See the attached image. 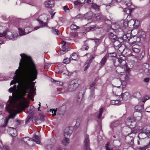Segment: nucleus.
Returning a JSON list of instances; mask_svg holds the SVG:
<instances>
[{
  "mask_svg": "<svg viewBox=\"0 0 150 150\" xmlns=\"http://www.w3.org/2000/svg\"><path fill=\"white\" fill-rule=\"evenodd\" d=\"M20 55L21 58L18 68L16 70L13 80L10 83L11 85L16 83L18 85L17 86L14 85L11 87L8 91L12 93V96L18 103V105L15 104L14 106L18 108L25 109L29 106L27 99L24 97L26 93H28V97L32 101L34 100L33 98L35 95V88L34 83L29 89L30 83L37 79L38 72L30 56L25 53L21 54Z\"/></svg>",
  "mask_w": 150,
  "mask_h": 150,
  "instance_id": "obj_1",
  "label": "nucleus"
},
{
  "mask_svg": "<svg viewBox=\"0 0 150 150\" xmlns=\"http://www.w3.org/2000/svg\"><path fill=\"white\" fill-rule=\"evenodd\" d=\"M56 150H68L66 148H62V147L60 146L58 147Z\"/></svg>",
  "mask_w": 150,
  "mask_h": 150,
  "instance_id": "obj_64",
  "label": "nucleus"
},
{
  "mask_svg": "<svg viewBox=\"0 0 150 150\" xmlns=\"http://www.w3.org/2000/svg\"><path fill=\"white\" fill-rule=\"evenodd\" d=\"M145 55V52L144 51H142V52L137 56L138 58L139 59H142Z\"/></svg>",
  "mask_w": 150,
  "mask_h": 150,
  "instance_id": "obj_45",
  "label": "nucleus"
},
{
  "mask_svg": "<svg viewBox=\"0 0 150 150\" xmlns=\"http://www.w3.org/2000/svg\"><path fill=\"white\" fill-rule=\"evenodd\" d=\"M70 60H71L70 59V58H67L65 59H64V60L63 61V63L65 64H68L69 63Z\"/></svg>",
  "mask_w": 150,
  "mask_h": 150,
  "instance_id": "obj_55",
  "label": "nucleus"
},
{
  "mask_svg": "<svg viewBox=\"0 0 150 150\" xmlns=\"http://www.w3.org/2000/svg\"><path fill=\"white\" fill-rule=\"evenodd\" d=\"M32 117V115H28L26 118L25 121V124H28L31 120Z\"/></svg>",
  "mask_w": 150,
  "mask_h": 150,
  "instance_id": "obj_50",
  "label": "nucleus"
},
{
  "mask_svg": "<svg viewBox=\"0 0 150 150\" xmlns=\"http://www.w3.org/2000/svg\"><path fill=\"white\" fill-rule=\"evenodd\" d=\"M90 65L87 63H86L84 65V71H86L89 67Z\"/></svg>",
  "mask_w": 150,
  "mask_h": 150,
  "instance_id": "obj_60",
  "label": "nucleus"
},
{
  "mask_svg": "<svg viewBox=\"0 0 150 150\" xmlns=\"http://www.w3.org/2000/svg\"><path fill=\"white\" fill-rule=\"evenodd\" d=\"M72 132V130L68 128L66 130V131L64 132V136L67 137H69Z\"/></svg>",
  "mask_w": 150,
  "mask_h": 150,
  "instance_id": "obj_27",
  "label": "nucleus"
},
{
  "mask_svg": "<svg viewBox=\"0 0 150 150\" xmlns=\"http://www.w3.org/2000/svg\"><path fill=\"white\" fill-rule=\"evenodd\" d=\"M141 48V47L137 45H135L132 47V52L134 53H137L140 51Z\"/></svg>",
  "mask_w": 150,
  "mask_h": 150,
  "instance_id": "obj_19",
  "label": "nucleus"
},
{
  "mask_svg": "<svg viewBox=\"0 0 150 150\" xmlns=\"http://www.w3.org/2000/svg\"><path fill=\"white\" fill-rule=\"evenodd\" d=\"M56 111H59L61 112L62 113L64 111V108H63V107H61L60 108H56Z\"/></svg>",
  "mask_w": 150,
  "mask_h": 150,
  "instance_id": "obj_53",
  "label": "nucleus"
},
{
  "mask_svg": "<svg viewBox=\"0 0 150 150\" xmlns=\"http://www.w3.org/2000/svg\"><path fill=\"white\" fill-rule=\"evenodd\" d=\"M103 108L101 107L99 109L97 115V117L99 119H102L103 118V117H102V114L103 112Z\"/></svg>",
  "mask_w": 150,
  "mask_h": 150,
  "instance_id": "obj_30",
  "label": "nucleus"
},
{
  "mask_svg": "<svg viewBox=\"0 0 150 150\" xmlns=\"http://www.w3.org/2000/svg\"><path fill=\"white\" fill-rule=\"evenodd\" d=\"M136 131L132 130L130 133H129L128 135L125 137V140L126 142L130 146H133L134 144V138L135 137Z\"/></svg>",
  "mask_w": 150,
  "mask_h": 150,
  "instance_id": "obj_8",
  "label": "nucleus"
},
{
  "mask_svg": "<svg viewBox=\"0 0 150 150\" xmlns=\"http://www.w3.org/2000/svg\"><path fill=\"white\" fill-rule=\"evenodd\" d=\"M93 13L91 11H90L83 15V17L86 20H90L92 18H93Z\"/></svg>",
  "mask_w": 150,
  "mask_h": 150,
  "instance_id": "obj_21",
  "label": "nucleus"
},
{
  "mask_svg": "<svg viewBox=\"0 0 150 150\" xmlns=\"http://www.w3.org/2000/svg\"><path fill=\"white\" fill-rule=\"evenodd\" d=\"M81 83L80 80L76 79L71 81L68 87V89L69 91L71 92L75 90L79 86Z\"/></svg>",
  "mask_w": 150,
  "mask_h": 150,
  "instance_id": "obj_6",
  "label": "nucleus"
},
{
  "mask_svg": "<svg viewBox=\"0 0 150 150\" xmlns=\"http://www.w3.org/2000/svg\"><path fill=\"white\" fill-rule=\"evenodd\" d=\"M84 144L83 149L84 150H91L90 148L89 137L87 135H86L85 136Z\"/></svg>",
  "mask_w": 150,
  "mask_h": 150,
  "instance_id": "obj_11",
  "label": "nucleus"
},
{
  "mask_svg": "<svg viewBox=\"0 0 150 150\" xmlns=\"http://www.w3.org/2000/svg\"><path fill=\"white\" fill-rule=\"evenodd\" d=\"M22 141H23L26 144L28 145H30L29 144V143L27 142H30L32 141V139L28 137H25L21 139Z\"/></svg>",
  "mask_w": 150,
  "mask_h": 150,
  "instance_id": "obj_32",
  "label": "nucleus"
},
{
  "mask_svg": "<svg viewBox=\"0 0 150 150\" xmlns=\"http://www.w3.org/2000/svg\"><path fill=\"white\" fill-rule=\"evenodd\" d=\"M96 85V83L94 82H92L90 83L89 84V86L91 87L90 88V89L91 88H94L93 87Z\"/></svg>",
  "mask_w": 150,
  "mask_h": 150,
  "instance_id": "obj_59",
  "label": "nucleus"
},
{
  "mask_svg": "<svg viewBox=\"0 0 150 150\" xmlns=\"http://www.w3.org/2000/svg\"><path fill=\"white\" fill-rule=\"evenodd\" d=\"M35 110V108L33 106L31 105L30 106V108L28 109V112L30 114H33L34 113Z\"/></svg>",
  "mask_w": 150,
  "mask_h": 150,
  "instance_id": "obj_33",
  "label": "nucleus"
},
{
  "mask_svg": "<svg viewBox=\"0 0 150 150\" xmlns=\"http://www.w3.org/2000/svg\"><path fill=\"white\" fill-rule=\"evenodd\" d=\"M129 68H128L126 72V74H122L119 77L121 81H128L129 79Z\"/></svg>",
  "mask_w": 150,
  "mask_h": 150,
  "instance_id": "obj_10",
  "label": "nucleus"
},
{
  "mask_svg": "<svg viewBox=\"0 0 150 150\" xmlns=\"http://www.w3.org/2000/svg\"><path fill=\"white\" fill-rule=\"evenodd\" d=\"M52 33L54 34L58 35L60 34L59 32L57 29H52Z\"/></svg>",
  "mask_w": 150,
  "mask_h": 150,
  "instance_id": "obj_49",
  "label": "nucleus"
},
{
  "mask_svg": "<svg viewBox=\"0 0 150 150\" xmlns=\"http://www.w3.org/2000/svg\"><path fill=\"white\" fill-rule=\"evenodd\" d=\"M139 116L135 117H129L126 122V125L131 128L134 127L136 124V121H139L141 119V114L140 113Z\"/></svg>",
  "mask_w": 150,
  "mask_h": 150,
  "instance_id": "obj_5",
  "label": "nucleus"
},
{
  "mask_svg": "<svg viewBox=\"0 0 150 150\" xmlns=\"http://www.w3.org/2000/svg\"><path fill=\"white\" fill-rule=\"evenodd\" d=\"M130 39V38L128 37L126 35H124L122 37L119 38L118 39L122 41H121V42H123V41H128L129 42H131V41H129ZM132 39V38H130L131 40Z\"/></svg>",
  "mask_w": 150,
  "mask_h": 150,
  "instance_id": "obj_26",
  "label": "nucleus"
},
{
  "mask_svg": "<svg viewBox=\"0 0 150 150\" xmlns=\"http://www.w3.org/2000/svg\"><path fill=\"white\" fill-rule=\"evenodd\" d=\"M124 11L125 13L127 14H129L130 12V10L128 8H125L124 9Z\"/></svg>",
  "mask_w": 150,
  "mask_h": 150,
  "instance_id": "obj_57",
  "label": "nucleus"
},
{
  "mask_svg": "<svg viewBox=\"0 0 150 150\" xmlns=\"http://www.w3.org/2000/svg\"><path fill=\"white\" fill-rule=\"evenodd\" d=\"M9 133L10 134L12 137H15L17 135V132L15 128L9 127L7 129Z\"/></svg>",
  "mask_w": 150,
  "mask_h": 150,
  "instance_id": "obj_15",
  "label": "nucleus"
},
{
  "mask_svg": "<svg viewBox=\"0 0 150 150\" xmlns=\"http://www.w3.org/2000/svg\"><path fill=\"white\" fill-rule=\"evenodd\" d=\"M119 125L118 121H115L112 122L110 125V127L111 128H114L117 126Z\"/></svg>",
  "mask_w": 150,
  "mask_h": 150,
  "instance_id": "obj_35",
  "label": "nucleus"
},
{
  "mask_svg": "<svg viewBox=\"0 0 150 150\" xmlns=\"http://www.w3.org/2000/svg\"><path fill=\"white\" fill-rule=\"evenodd\" d=\"M2 150H10L8 146H3Z\"/></svg>",
  "mask_w": 150,
  "mask_h": 150,
  "instance_id": "obj_62",
  "label": "nucleus"
},
{
  "mask_svg": "<svg viewBox=\"0 0 150 150\" xmlns=\"http://www.w3.org/2000/svg\"><path fill=\"white\" fill-rule=\"evenodd\" d=\"M77 58V54L75 53H73L72 54L71 56V57H70V59L71 60H76Z\"/></svg>",
  "mask_w": 150,
  "mask_h": 150,
  "instance_id": "obj_36",
  "label": "nucleus"
},
{
  "mask_svg": "<svg viewBox=\"0 0 150 150\" xmlns=\"http://www.w3.org/2000/svg\"><path fill=\"white\" fill-rule=\"evenodd\" d=\"M108 56L110 57H115L117 56V54L115 52L109 53Z\"/></svg>",
  "mask_w": 150,
  "mask_h": 150,
  "instance_id": "obj_54",
  "label": "nucleus"
},
{
  "mask_svg": "<svg viewBox=\"0 0 150 150\" xmlns=\"http://www.w3.org/2000/svg\"><path fill=\"white\" fill-rule=\"evenodd\" d=\"M134 23L133 24V26L134 28H137L139 25L140 22L137 20H133Z\"/></svg>",
  "mask_w": 150,
  "mask_h": 150,
  "instance_id": "obj_43",
  "label": "nucleus"
},
{
  "mask_svg": "<svg viewBox=\"0 0 150 150\" xmlns=\"http://www.w3.org/2000/svg\"><path fill=\"white\" fill-rule=\"evenodd\" d=\"M118 67L116 69V71L118 73L121 74L125 71V70L127 71V66H118Z\"/></svg>",
  "mask_w": 150,
  "mask_h": 150,
  "instance_id": "obj_14",
  "label": "nucleus"
},
{
  "mask_svg": "<svg viewBox=\"0 0 150 150\" xmlns=\"http://www.w3.org/2000/svg\"><path fill=\"white\" fill-rule=\"evenodd\" d=\"M93 19H96L97 21L99 20H105V17L100 13L95 14L93 16Z\"/></svg>",
  "mask_w": 150,
  "mask_h": 150,
  "instance_id": "obj_17",
  "label": "nucleus"
},
{
  "mask_svg": "<svg viewBox=\"0 0 150 150\" xmlns=\"http://www.w3.org/2000/svg\"><path fill=\"white\" fill-rule=\"evenodd\" d=\"M83 17H84L83 15L79 14L76 16V18H80Z\"/></svg>",
  "mask_w": 150,
  "mask_h": 150,
  "instance_id": "obj_61",
  "label": "nucleus"
},
{
  "mask_svg": "<svg viewBox=\"0 0 150 150\" xmlns=\"http://www.w3.org/2000/svg\"><path fill=\"white\" fill-rule=\"evenodd\" d=\"M52 80L53 81H55V84L56 85L58 86H62L63 85V83L62 82L59 81H54L53 79H52L51 80L52 81Z\"/></svg>",
  "mask_w": 150,
  "mask_h": 150,
  "instance_id": "obj_48",
  "label": "nucleus"
},
{
  "mask_svg": "<svg viewBox=\"0 0 150 150\" xmlns=\"http://www.w3.org/2000/svg\"><path fill=\"white\" fill-rule=\"evenodd\" d=\"M96 26L95 25H93L87 28L86 30L87 32H89L90 31H93L96 29Z\"/></svg>",
  "mask_w": 150,
  "mask_h": 150,
  "instance_id": "obj_42",
  "label": "nucleus"
},
{
  "mask_svg": "<svg viewBox=\"0 0 150 150\" xmlns=\"http://www.w3.org/2000/svg\"><path fill=\"white\" fill-rule=\"evenodd\" d=\"M99 6L95 4H93L91 5V8L95 10H98Z\"/></svg>",
  "mask_w": 150,
  "mask_h": 150,
  "instance_id": "obj_46",
  "label": "nucleus"
},
{
  "mask_svg": "<svg viewBox=\"0 0 150 150\" xmlns=\"http://www.w3.org/2000/svg\"><path fill=\"white\" fill-rule=\"evenodd\" d=\"M18 36V34L14 33L13 34L9 31L8 29H6L3 33H0L1 37H4L7 39L11 40H15Z\"/></svg>",
  "mask_w": 150,
  "mask_h": 150,
  "instance_id": "obj_4",
  "label": "nucleus"
},
{
  "mask_svg": "<svg viewBox=\"0 0 150 150\" xmlns=\"http://www.w3.org/2000/svg\"><path fill=\"white\" fill-rule=\"evenodd\" d=\"M61 143L65 146L67 145L70 142L69 139L67 137L64 136V137L62 139Z\"/></svg>",
  "mask_w": 150,
  "mask_h": 150,
  "instance_id": "obj_24",
  "label": "nucleus"
},
{
  "mask_svg": "<svg viewBox=\"0 0 150 150\" xmlns=\"http://www.w3.org/2000/svg\"><path fill=\"white\" fill-rule=\"evenodd\" d=\"M125 5L128 6H130L132 4L130 0H126L125 1Z\"/></svg>",
  "mask_w": 150,
  "mask_h": 150,
  "instance_id": "obj_52",
  "label": "nucleus"
},
{
  "mask_svg": "<svg viewBox=\"0 0 150 150\" xmlns=\"http://www.w3.org/2000/svg\"><path fill=\"white\" fill-rule=\"evenodd\" d=\"M132 96L133 98L139 99L140 98L141 95L139 92H137L134 93Z\"/></svg>",
  "mask_w": 150,
  "mask_h": 150,
  "instance_id": "obj_37",
  "label": "nucleus"
},
{
  "mask_svg": "<svg viewBox=\"0 0 150 150\" xmlns=\"http://www.w3.org/2000/svg\"><path fill=\"white\" fill-rule=\"evenodd\" d=\"M108 37L109 40L112 42L117 40L116 35L112 32L109 33L108 34Z\"/></svg>",
  "mask_w": 150,
  "mask_h": 150,
  "instance_id": "obj_23",
  "label": "nucleus"
},
{
  "mask_svg": "<svg viewBox=\"0 0 150 150\" xmlns=\"http://www.w3.org/2000/svg\"><path fill=\"white\" fill-rule=\"evenodd\" d=\"M143 69L144 71L147 74H150V66L149 64L145 63L143 65Z\"/></svg>",
  "mask_w": 150,
  "mask_h": 150,
  "instance_id": "obj_16",
  "label": "nucleus"
},
{
  "mask_svg": "<svg viewBox=\"0 0 150 150\" xmlns=\"http://www.w3.org/2000/svg\"><path fill=\"white\" fill-rule=\"evenodd\" d=\"M95 87L92 88H90V94L89 98L90 99H92L94 98V89Z\"/></svg>",
  "mask_w": 150,
  "mask_h": 150,
  "instance_id": "obj_31",
  "label": "nucleus"
},
{
  "mask_svg": "<svg viewBox=\"0 0 150 150\" xmlns=\"http://www.w3.org/2000/svg\"><path fill=\"white\" fill-rule=\"evenodd\" d=\"M80 122L78 121H76V124L75 125V128H77L80 125Z\"/></svg>",
  "mask_w": 150,
  "mask_h": 150,
  "instance_id": "obj_63",
  "label": "nucleus"
},
{
  "mask_svg": "<svg viewBox=\"0 0 150 150\" xmlns=\"http://www.w3.org/2000/svg\"><path fill=\"white\" fill-rule=\"evenodd\" d=\"M121 85H122V88H125L126 85L127 84V81H121Z\"/></svg>",
  "mask_w": 150,
  "mask_h": 150,
  "instance_id": "obj_56",
  "label": "nucleus"
},
{
  "mask_svg": "<svg viewBox=\"0 0 150 150\" xmlns=\"http://www.w3.org/2000/svg\"><path fill=\"white\" fill-rule=\"evenodd\" d=\"M149 99V97L148 96H144L142 99V102L144 103L147 100Z\"/></svg>",
  "mask_w": 150,
  "mask_h": 150,
  "instance_id": "obj_58",
  "label": "nucleus"
},
{
  "mask_svg": "<svg viewBox=\"0 0 150 150\" xmlns=\"http://www.w3.org/2000/svg\"><path fill=\"white\" fill-rule=\"evenodd\" d=\"M74 5L77 6H81L82 4V2H81L79 0L75 1L74 2Z\"/></svg>",
  "mask_w": 150,
  "mask_h": 150,
  "instance_id": "obj_47",
  "label": "nucleus"
},
{
  "mask_svg": "<svg viewBox=\"0 0 150 150\" xmlns=\"http://www.w3.org/2000/svg\"><path fill=\"white\" fill-rule=\"evenodd\" d=\"M137 36L134 37L133 42H129L130 44L132 45L135 43H137L140 41H144L146 38V33L142 30H139Z\"/></svg>",
  "mask_w": 150,
  "mask_h": 150,
  "instance_id": "obj_3",
  "label": "nucleus"
},
{
  "mask_svg": "<svg viewBox=\"0 0 150 150\" xmlns=\"http://www.w3.org/2000/svg\"><path fill=\"white\" fill-rule=\"evenodd\" d=\"M79 28V27L76 26L74 24H72L70 26V28L72 30H76Z\"/></svg>",
  "mask_w": 150,
  "mask_h": 150,
  "instance_id": "obj_41",
  "label": "nucleus"
},
{
  "mask_svg": "<svg viewBox=\"0 0 150 150\" xmlns=\"http://www.w3.org/2000/svg\"><path fill=\"white\" fill-rule=\"evenodd\" d=\"M62 47V50L60 52V53L61 54H63L69 51V50L68 48H65V47H66L67 45L66 42L64 41H63L61 42Z\"/></svg>",
  "mask_w": 150,
  "mask_h": 150,
  "instance_id": "obj_13",
  "label": "nucleus"
},
{
  "mask_svg": "<svg viewBox=\"0 0 150 150\" xmlns=\"http://www.w3.org/2000/svg\"><path fill=\"white\" fill-rule=\"evenodd\" d=\"M21 123V121L18 120H16L14 122L15 127L16 128L20 126Z\"/></svg>",
  "mask_w": 150,
  "mask_h": 150,
  "instance_id": "obj_40",
  "label": "nucleus"
},
{
  "mask_svg": "<svg viewBox=\"0 0 150 150\" xmlns=\"http://www.w3.org/2000/svg\"><path fill=\"white\" fill-rule=\"evenodd\" d=\"M139 132H140L137 136L139 140L143 139L146 137L150 138V131L147 130L145 126L140 129Z\"/></svg>",
  "mask_w": 150,
  "mask_h": 150,
  "instance_id": "obj_7",
  "label": "nucleus"
},
{
  "mask_svg": "<svg viewBox=\"0 0 150 150\" xmlns=\"http://www.w3.org/2000/svg\"><path fill=\"white\" fill-rule=\"evenodd\" d=\"M135 108L137 112H141L144 110V106L143 105H138L135 106Z\"/></svg>",
  "mask_w": 150,
  "mask_h": 150,
  "instance_id": "obj_28",
  "label": "nucleus"
},
{
  "mask_svg": "<svg viewBox=\"0 0 150 150\" xmlns=\"http://www.w3.org/2000/svg\"><path fill=\"white\" fill-rule=\"evenodd\" d=\"M37 20L39 21V25H40V26H37L36 27H35L33 29V30H35L38 29L40 27H43L44 26L46 25H47V23H44L43 21H42V20H41L40 19H37Z\"/></svg>",
  "mask_w": 150,
  "mask_h": 150,
  "instance_id": "obj_22",
  "label": "nucleus"
},
{
  "mask_svg": "<svg viewBox=\"0 0 150 150\" xmlns=\"http://www.w3.org/2000/svg\"><path fill=\"white\" fill-rule=\"evenodd\" d=\"M108 58L106 56H105L101 60L100 62L99 63L100 67H103L106 63L107 60Z\"/></svg>",
  "mask_w": 150,
  "mask_h": 150,
  "instance_id": "obj_25",
  "label": "nucleus"
},
{
  "mask_svg": "<svg viewBox=\"0 0 150 150\" xmlns=\"http://www.w3.org/2000/svg\"><path fill=\"white\" fill-rule=\"evenodd\" d=\"M18 29L20 36H22L25 35V33L24 30H23L22 28H18Z\"/></svg>",
  "mask_w": 150,
  "mask_h": 150,
  "instance_id": "obj_44",
  "label": "nucleus"
},
{
  "mask_svg": "<svg viewBox=\"0 0 150 150\" xmlns=\"http://www.w3.org/2000/svg\"><path fill=\"white\" fill-rule=\"evenodd\" d=\"M15 104L18 105V103L15 99L14 101L10 100L9 102L8 101L6 104V110L11 114L8 116V118H7L8 120L9 119L14 118L16 116V114H11V113L15 112L17 109L21 108H17L16 107L14 106Z\"/></svg>",
  "mask_w": 150,
  "mask_h": 150,
  "instance_id": "obj_2",
  "label": "nucleus"
},
{
  "mask_svg": "<svg viewBox=\"0 0 150 150\" xmlns=\"http://www.w3.org/2000/svg\"><path fill=\"white\" fill-rule=\"evenodd\" d=\"M32 141H35L37 144H40V141L39 137L38 136L35 135L33 138L32 139Z\"/></svg>",
  "mask_w": 150,
  "mask_h": 150,
  "instance_id": "obj_34",
  "label": "nucleus"
},
{
  "mask_svg": "<svg viewBox=\"0 0 150 150\" xmlns=\"http://www.w3.org/2000/svg\"><path fill=\"white\" fill-rule=\"evenodd\" d=\"M8 121L7 118L4 119V116L0 114V126L4 127L6 126Z\"/></svg>",
  "mask_w": 150,
  "mask_h": 150,
  "instance_id": "obj_12",
  "label": "nucleus"
},
{
  "mask_svg": "<svg viewBox=\"0 0 150 150\" xmlns=\"http://www.w3.org/2000/svg\"><path fill=\"white\" fill-rule=\"evenodd\" d=\"M105 147L106 150H112V148L111 147L109 142H108L105 144Z\"/></svg>",
  "mask_w": 150,
  "mask_h": 150,
  "instance_id": "obj_39",
  "label": "nucleus"
},
{
  "mask_svg": "<svg viewBox=\"0 0 150 150\" xmlns=\"http://www.w3.org/2000/svg\"><path fill=\"white\" fill-rule=\"evenodd\" d=\"M122 41L120 40L119 39L118 40H115V41L112 42L113 43V45L114 47L115 48L116 50H118L119 48L121 47V45L120 43Z\"/></svg>",
  "mask_w": 150,
  "mask_h": 150,
  "instance_id": "obj_18",
  "label": "nucleus"
},
{
  "mask_svg": "<svg viewBox=\"0 0 150 150\" xmlns=\"http://www.w3.org/2000/svg\"><path fill=\"white\" fill-rule=\"evenodd\" d=\"M120 95L122 97V100L124 99L125 100H126L127 99L129 98L130 97L129 93L127 92H125L124 93H122Z\"/></svg>",
  "mask_w": 150,
  "mask_h": 150,
  "instance_id": "obj_29",
  "label": "nucleus"
},
{
  "mask_svg": "<svg viewBox=\"0 0 150 150\" xmlns=\"http://www.w3.org/2000/svg\"><path fill=\"white\" fill-rule=\"evenodd\" d=\"M25 34L30 33L32 31V28L30 27H26L24 29Z\"/></svg>",
  "mask_w": 150,
  "mask_h": 150,
  "instance_id": "obj_38",
  "label": "nucleus"
},
{
  "mask_svg": "<svg viewBox=\"0 0 150 150\" xmlns=\"http://www.w3.org/2000/svg\"><path fill=\"white\" fill-rule=\"evenodd\" d=\"M45 4L47 8L52 7L54 6V1L53 0H48L45 1Z\"/></svg>",
  "mask_w": 150,
  "mask_h": 150,
  "instance_id": "obj_20",
  "label": "nucleus"
},
{
  "mask_svg": "<svg viewBox=\"0 0 150 150\" xmlns=\"http://www.w3.org/2000/svg\"><path fill=\"white\" fill-rule=\"evenodd\" d=\"M125 59V57L123 56L122 57H120L119 58L116 59L115 61L114 62V65L115 66H127Z\"/></svg>",
  "mask_w": 150,
  "mask_h": 150,
  "instance_id": "obj_9",
  "label": "nucleus"
},
{
  "mask_svg": "<svg viewBox=\"0 0 150 150\" xmlns=\"http://www.w3.org/2000/svg\"><path fill=\"white\" fill-rule=\"evenodd\" d=\"M53 146V145L52 144H47L46 146V149L47 150H50Z\"/></svg>",
  "mask_w": 150,
  "mask_h": 150,
  "instance_id": "obj_51",
  "label": "nucleus"
}]
</instances>
